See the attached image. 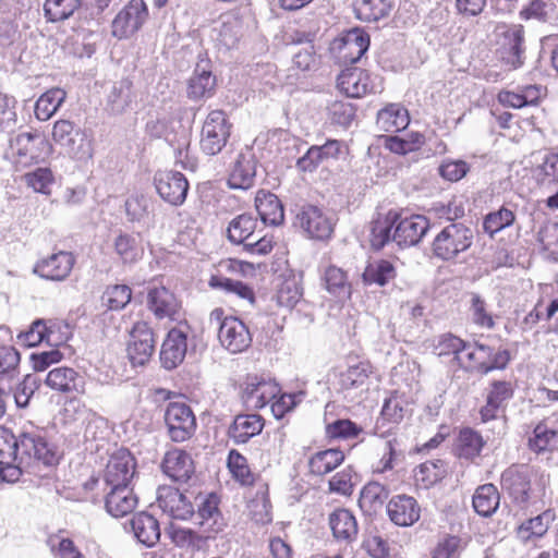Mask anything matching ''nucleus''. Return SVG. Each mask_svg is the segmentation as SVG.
<instances>
[{
  "label": "nucleus",
  "mask_w": 558,
  "mask_h": 558,
  "mask_svg": "<svg viewBox=\"0 0 558 558\" xmlns=\"http://www.w3.org/2000/svg\"><path fill=\"white\" fill-rule=\"evenodd\" d=\"M59 462L57 447L43 430L32 428L17 436V465L20 472L37 474L43 466Z\"/></svg>",
  "instance_id": "1"
},
{
  "label": "nucleus",
  "mask_w": 558,
  "mask_h": 558,
  "mask_svg": "<svg viewBox=\"0 0 558 558\" xmlns=\"http://www.w3.org/2000/svg\"><path fill=\"white\" fill-rule=\"evenodd\" d=\"M501 488L521 508L544 495L545 481L537 470L526 464L511 465L501 474Z\"/></svg>",
  "instance_id": "2"
},
{
  "label": "nucleus",
  "mask_w": 558,
  "mask_h": 558,
  "mask_svg": "<svg viewBox=\"0 0 558 558\" xmlns=\"http://www.w3.org/2000/svg\"><path fill=\"white\" fill-rule=\"evenodd\" d=\"M258 221L248 214L233 218L228 226L227 236L234 244H242L243 251L248 254L266 255L274 247L272 238L259 236Z\"/></svg>",
  "instance_id": "3"
},
{
  "label": "nucleus",
  "mask_w": 558,
  "mask_h": 558,
  "mask_svg": "<svg viewBox=\"0 0 558 558\" xmlns=\"http://www.w3.org/2000/svg\"><path fill=\"white\" fill-rule=\"evenodd\" d=\"M473 230L461 222L446 226L434 239L433 253L442 260H451L468 251L473 243Z\"/></svg>",
  "instance_id": "4"
},
{
  "label": "nucleus",
  "mask_w": 558,
  "mask_h": 558,
  "mask_svg": "<svg viewBox=\"0 0 558 558\" xmlns=\"http://www.w3.org/2000/svg\"><path fill=\"white\" fill-rule=\"evenodd\" d=\"M149 17L144 0H130L114 15L110 24V34L118 40H128L136 36Z\"/></svg>",
  "instance_id": "5"
},
{
  "label": "nucleus",
  "mask_w": 558,
  "mask_h": 558,
  "mask_svg": "<svg viewBox=\"0 0 558 558\" xmlns=\"http://www.w3.org/2000/svg\"><path fill=\"white\" fill-rule=\"evenodd\" d=\"M10 148L15 165L28 167L45 158L48 143L39 132H24L11 140Z\"/></svg>",
  "instance_id": "6"
},
{
  "label": "nucleus",
  "mask_w": 558,
  "mask_h": 558,
  "mask_svg": "<svg viewBox=\"0 0 558 558\" xmlns=\"http://www.w3.org/2000/svg\"><path fill=\"white\" fill-rule=\"evenodd\" d=\"M230 124L221 110L211 111L203 125L201 147L207 155H216L226 146Z\"/></svg>",
  "instance_id": "7"
},
{
  "label": "nucleus",
  "mask_w": 558,
  "mask_h": 558,
  "mask_svg": "<svg viewBox=\"0 0 558 558\" xmlns=\"http://www.w3.org/2000/svg\"><path fill=\"white\" fill-rule=\"evenodd\" d=\"M136 459L129 449L120 448L108 459L102 473L105 484L109 486L130 485L136 473Z\"/></svg>",
  "instance_id": "8"
},
{
  "label": "nucleus",
  "mask_w": 558,
  "mask_h": 558,
  "mask_svg": "<svg viewBox=\"0 0 558 558\" xmlns=\"http://www.w3.org/2000/svg\"><path fill=\"white\" fill-rule=\"evenodd\" d=\"M155 352L153 329L145 322H137L130 331L126 345L128 357L133 366L145 365Z\"/></svg>",
  "instance_id": "9"
},
{
  "label": "nucleus",
  "mask_w": 558,
  "mask_h": 558,
  "mask_svg": "<svg viewBox=\"0 0 558 558\" xmlns=\"http://www.w3.org/2000/svg\"><path fill=\"white\" fill-rule=\"evenodd\" d=\"M496 36L502 46V60L512 69H518L523 64L522 54L524 52V28L520 24L500 23L495 28Z\"/></svg>",
  "instance_id": "10"
},
{
  "label": "nucleus",
  "mask_w": 558,
  "mask_h": 558,
  "mask_svg": "<svg viewBox=\"0 0 558 558\" xmlns=\"http://www.w3.org/2000/svg\"><path fill=\"white\" fill-rule=\"evenodd\" d=\"M299 226L308 238L316 240L328 239L333 231V221L320 208L313 205L303 206L295 217Z\"/></svg>",
  "instance_id": "11"
},
{
  "label": "nucleus",
  "mask_w": 558,
  "mask_h": 558,
  "mask_svg": "<svg viewBox=\"0 0 558 558\" xmlns=\"http://www.w3.org/2000/svg\"><path fill=\"white\" fill-rule=\"evenodd\" d=\"M76 263L71 252L59 251L37 260L34 272L39 277L51 281L65 280Z\"/></svg>",
  "instance_id": "12"
},
{
  "label": "nucleus",
  "mask_w": 558,
  "mask_h": 558,
  "mask_svg": "<svg viewBox=\"0 0 558 558\" xmlns=\"http://www.w3.org/2000/svg\"><path fill=\"white\" fill-rule=\"evenodd\" d=\"M256 158L248 146L241 149L230 166L228 184L231 189L248 190L255 183Z\"/></svg>",
  "instance_id": "13"
},
{
  "label": "nucleus",
  "mask_w": 558,
  "mask_h": 558,
  "mask_svg": "<svg viewBox=\"0 0 558 558\" xmlns=\"http://www.w3.org/2000/svg\"><path fill=\"white\" fill-rule=\"evenodd\" d=\"M280 392L278 385L257 376H248L242 390V400L250 410H259Z\"/></svg>",
  "instance_id": "14"
},
{
  "label": "nucleus",
  "mask_w": 558,
  "mask_h": 558,
  "mask_svg": "<svg viewBox=\"0 0 558 558\" xmlns=\"http://www.w3.org/2000/svg\"><path fill=\"white\" fill-rule=\"evenodd\" d=\"M218 339L230 353L245 351L252 343V336L246 325L236 317H227L220 325Z\"/></svg>",
  "instance_id": "15"
},
{
  "label": "nucleus",
  "mask_w": 558,
  "mask_h": 558,
  "mask_svg": "<svg viewBox=\"0 0 558 558\" xmlns=\"http://www.w3.org/2000/svg\"><path fill=\"white\" fill-rule=\"evenodd\" d=\"M338 88L351 98H360L374 93L379 87L374 83L369 73L360 68H347L337 78Z\"/></svg>",
  "instance_id": "16"
},
{
  "label": "nucleus",
  "mask_w": 558,
  "mask_h": 558,
  "mask_svg": "<svg viewBox=\"0 0 558 558\" xmlns=\"http://www.w3.org/2000/svg\"><path fill=\"white\" fill-rule=\"evenodd\" d=\"M110 490L105 497V508L114 518H123L132 513L137 505L138 497L130 485L109 486Z\"/></svg>",
  "instance_id": "17"
},
{
  "label": "nucleus",
  "mask_w": 558,
  "mask_h": 558,
  "mask_svg": "<svg viewBox=\"0 0 558 558\" xmlns=\"http://www.w3.org/2000/svg\"><path fill=\"white\" fill-rule=\"evenodd\" d=\"M429 228L428 220L421 215H413L400 219L395 228L392 241L399 246L417 244Z\"/></svg>",
  "instance_id": "18"
},
{
  "label": "nucleus",
  "mask_w": 558,
  "mask_h": 558,
  "mask_svg": "<svg viewBox=\"0 0 558 558\" xmlns=\"http://www.w3.org/2000/svg\"><path fill=\"white\" fill-rule=\"evenodd\" d=\"M45 384L52 390L61 393H85V381L73 368L60 366L52 368L46 377Z\"/></svg>",
  "instance_id": "19"
},
{
  "label": "nucleus",
  "mask_w": 558,
  "mask_h": 558,
  "mask_svg": "<svg viewBox=\"0 0 558 558\" xmlns=\"http://www.w3.org/2000/svg\"><path fill=\"white\" fill-rule=\"evenodd\" d=\"M369 38L364 33L354 29L344 37L336 40L332 46L333 51H338V58L345 63H355L367 51Z\"/></svg>",
  "instance_id": "20"
},
{
  "label": "nucleus",
  "mask_w": 558,
  "mask_h": 558,
  "mask_svg": "<svg viewBox=\"0 0 558 558\" xmlns=\"http://www.w3.org/2000/svg\"><path fill=\"white\" fill-rule=\"evenodd\" d=\"M387 513L396 525L411 526L420 519L421 508L413 497L398 495L388 502Z\"/></svg>",
  "instance_id": "21"
},
{
  "label": "nucleus",
  "mask_w": 558,
  "mask_h": 558,
  "mask_svg": "<svg viewBox=\"0 0 558 558\" xmlns=\"http://www.w3.org/2000/svg\"><path fill=\"white\" fill-rule=\"evenodd\" d=\"M513 396L511 383L505 380H495L490 384L487 391L486 403L482 407L480 414L483 422H488L497 417L504 403Z\"/></svg>",
  "instance_id": "22"
},
{
  "label": "nucleus",
  "mask_w": 558,
  "mask_h": 558,
  "mask_svg": "<svg viewBox=\"0 0 558 558\" xmlns=\"http://www.w3.org/2000/svg\"><path fill=\"white\" fill-rule=\"evenodd\" d=\"M216 87V77L211 73L209 61L201 60L193 76L189 80L187 96L197 100L211 97Z\"/></svg>",
  "instance_id": "23"
},
{
  "label": "nucleus",
  "mask_w": 558,
  "mask_h": 558,
  "mask_svg": "<svg viewBox=\"0 0 558 558\" xmlns=\"http://www.w3.org/2000/svg\"><path fill=\"white\" fill-rule=\"evenodd\" d=\"M199 339L185 320L177 322V356L194 364L199 361Z\"/></svg>",
  "instance_id": "24"
},
{
  "label": "nucleus",
  "mask_w": 558,
  "mask_h": 558,
  "mask_svg": "<svg viewBox=\"0 0 558 558\" xmlns=\"http://www.w3.org/2000/svg\"><path fill=\"white\" fill-rule=\"evenodd\" d=\"M373 375V367L367 362H360L355 365H351L339 375L340 388L348 392L354 390H367Z\"/></svg>",
  "instance_id": "25"
},
{
  "label": "nucleus",
  "mask_w": 558,
  "mask_h": 558,
  "mask_svg": "<svg viewBox=\"0 0 558 558\" xmlns=\"http://www.w3.org/2000/svg\"><path fill=\"white\" fill-rule=\"evenodd\" d=\"M264 427V420L257 414L236 415L229 428V437L235 444H245L252 437L258 435Z\"/></svg>",
  "instance_id": "26"
},
{
  "label": "nucleus",
  "mask_w": 558,
  "mask_h": 558,
  "mask_svg": "<svg viewBox=\"0 0 558 558\" xmlns=\"http://www.w3.org/2000/svg\"><path fill=\"white\" fill-rule=\"evenodd\" d=\"M131 527L136 539L147 547L154 546L160 538L159 522L147 512L136 513L131 520Z\"/></svg>",
  "instance_id": "27"
},
{
  "label": "nucleus",
  "mask_w": 558,
  "mask_h": 558,
  "mask_svg": "<svg viewBox=\"0 0 558 558\" xmlns=\"http://www.w3.org/2000/svg\"><path fill=\"white\" fill-rule=\"evenodd\" d=\"M255 207L264 225L278 226L284 219L282 204L272 193L259 191L255 198Z\"/></svg>",
  "instance_id": "28"
},
{
  "label": "nucleus",
  "mask_w": 558,
  "mask_h": 558,
  "mask_svg": "<svg viewBox=\"0 0 558 558\" xmlns=\"http://www.w3.org/2000/svg\"><path fill=\"white\" fill-rule=\"evenodd\" d=\"M325 289L339 300H348L352 293V287L347 272L335 265L325 268L322 277Z\"/></svg>",
  "instance_id": "29"
},
{
  "label": "nucleus",
  "mask_w": 558,
  "mask_h": 558,
  "mask_svg": "<svg viewBox=\"0 0 558 558\" xmlns=\"http://www.w3.org/2000/svg\"><path fill=\"white\" fill-rule=\"evenodd\" d=\"M409 121L408 110L400 105L391 104L378 111L376 124L381 131L396 133L404 130Z\"/></svg>",
  "instance_id": "30"
},
{
  "label": "nucleus",
  "mask_w": 558,
  "mask_h": 558,
  "mask_svg": "<svg viewBox=\"0 0 558 558\" xmlns=\"http://www.w3.org/2000/svg\"><path fill=\"white\" fill-rule=\"evenodd\" d=\"M527 447L536 454L553 452L558 448V430L549 428L544 421L539 422L527 439Z\"/></svg>",
  "instance_id": "31"
},
{
  "label": "nucleus",
  "mask_w": 558,
  "mask_h": 558,
  "mask_svg": "<svg viewBox=\"0 0 558 558\" xmlns=\"http://www.w3.org/2000/svg\"><path fill=\"white\" fill-rule=\"evenodd\" d=\"M485 444L481 433L471 427H464L460 429L457 437L456 451L460 458L472 460L480 456Z\"/></svg>",
  "instance_id": "32"
},
{
  "label": "nucleus",
  "mask_w": 558,
  "mask_h": 558,
  "mask_svg": "<svg viewBox=\"0 0 558 558\" xmlns=\"http://www.w3.org/2000/svg\"><path fill=\"white\" fill-rule=\"evenodd\" d=\"M66 98V92L52 87L39 96L35 104L34 113L39 121L49 120L61 107Z\"/></svg>",
  "instance_id": "33"
},
{
  "label": "nucleus",
  "mask_w": 558,
  "mask_h": 558,
  "mask_svg": "<svg viewBox=\"0 0 558 558\" xmlns=\"http://www.w3.org/2000/svg\"><path fill=\"white\" fill-rule=\"evenodd\" d=\"M329 524L337 539L350 542L357 534V523L354 515L347 509H338L329 517Z\"/></svg>",
  "instance_id": "34"
},
{
  "label": "nucleus",
  "mask_w": 558,
  "mask_h": 558,
  "mask_svg": "<svg viewBox=\"0 0 558 558\" xmlns=\"http://www.w3.org/2000/svg\"><path fill=\"white\" fill-rule=\"evenodd\" d=\"M399 216L396 211H388L385 216H378L371 227V245L374 250L383 248L392 240L391 229L397 222Z\"/></svg>",
  "instance_id": "35"
},
{
  "label": "nucleus",
  "mask_w": 558,
  "mask_h": 558,
  "mask_svg": "<svg viewBox=\"0 0 558 558\" xmlns=\"http://www.w3.org/2000/svg\"><path fill=\"white\" fill-rule=\"evenodd\" d=\"M46 544L54 558H85L64 530L49 534Z\"/></svg>",
  "instance_id": "36"
},
{
  "label": "nucleus",
  "mask_w": 558,
  "mask_h": 558,
  "mask_svg": "<svg viewBox=\"0 0 558 558\" xmlns=\"http://www.w3.org/2000/svg\"><path fill=\"white\" fill-rule=\"evenodd\" d=\"M344 460V454L338 449L318 451L308 461L310 471L314 475H325L338 468Z\"/></svg>",
  "instance_id": "37"
},
{
  "label": "nucleus",
  "mask_w": 558,
  "mask_h": 558,
  "mask_svg": "<svg viewBox=\"0 0 558 558\" xmlns=\"http://www.w3.org/2000/svg\"><path fill=\"white\" fill-rule=\"evenodd\" d=\"M499 493L493 484L480 486L473 496V508L482 517H490L499 506Z\"/></svg>",
  "instance_id": "38"
},
{
  "label": "nucleus",
  "mask_w": 558,
  "mask_h": 558,
  "mask_svg": "<svg viewBox=\"0 0 558 558\" xmlns=\"http://www.w3.org/2000/svg\"><path fill=\"white\" fill-rule=\"evenodd\" d=\"M397 276L395 265L386 259H378L369 263L363 275V281L366 284L376 283L378 286H385L390 282Z\"/></svg>",
  "instance_id": "39"
},
{
  "label": "nucleus",
  "mask_w": 558,
  "mask_h": 558,
  "mask_svg": "<svg viewBox=\"0 0 558 558\" xmlns=\"http://www.w3.org/2000/svg\"><path fill=\"white\" fill-rule=\"evenodd\" d=\"M81 4V0H45L44 16L51 23L63 22L70 19Z\"/></svg>",
  "instance_id": "40"
},
{
  "label": "nucleus",
  "mask_w": 558,
  "mask_h": 558,
  "mask_svg": "<svg viewBox=\"0 0 558 558\" xmlns=\"http://www.w3.org/2000/svg\"><path fill=\"white\" fill-rule=\"evenodd\" d=\"M391 10L387 0H359L354 4L356 17L364 22H377L386 17Z\"/></svg>",
  "instance_id": "41"
},
{
  "label": "nucleus",
  "mask_w": 558,
  "mask_h": 558,
  "mask_svg": "<svg viewBox=\"0 0 558 558\" xmlns=\"http://www.w3.org/2000/svg\"><path fill=\"white\" fill-rule=\"evenodd\" d=\"M445 474L446 468L442 460H427L421 463L414 471L416 483H420L425 488L436 484Z\"/></svg>",
  "instance_id": "42"
},
{
  "label": "nucleus",
  "mask_w": 558,
  "mask_h": 558,
  "mask_svg": "<svg viewBox=\"0 0 558 558\" xmlns=\"http://www.w3.org/2000/svg\"><path fill=\"white\" fill-rule=\"evenodd\" d=\"M520 17L547 23L557 17L556 5L551 0H532L520 11Z\"/></svg>",
  "instance_id": "43"
},
{
  "label": "nucleus",
  "mask_w": 558,
  "mask_h": 558,
  "mask_svg": "<svg viewBox=\"0 0 558 558\" xmlns=\"http://www.w3.org/2000/svg\"><path fill=\"white\" fill-rule=\"evenodd\" d=\"M177 442L191 438L196 430V417L192 409L177 401Z\"/></svg>",
  "instance_id": "44"
},
{
  "label": "nucleus",
  "mask_w": 558,
  "mask_h": 558,
  "mask_svg": "<svg viewBox=\"0 0 558 558\" xmlns=\"http://www.w3.org/2000/svg\"><path fill=\"white\" fill-rule=\"evenodd\" d=\"M78 133L80 130L74 122L68 119H59L52 125L51 138L57 145L72 149Z\"/></svg>",
  "instance_id": "45"
},
{
  "label": "nucleus",
  "mask_w": 558,
  "mask_h": 558,
  "mask_svg": "<svg viewBox=\"0 0 558 558\" xmlns=\"http://www.w3.org/2000/svg\"><path fill=\"white\" fill-rule=\"evenodd\" d=\"M22 180L34 192L49 195L54 177L49 168H37L34 171L26 172Z\"/></svg>",
  "instance_id": "46"
},
{
  "label": "nucleus",
  "mask_w": 558,
  "mask_h": 558,
  "mask_svg": "<svg viewBox=\"0 0 558 558\" xmlns=\"http://www.w3.org/2000/svg\"><path fill=\"white\" fill-rule=\"evenodd\" d=\"M551 519V513L546 511L535 518L526 520L519 527V537L526 542L532 537L543 536L547 532Z\"/></svg>",
  "instance_id": "47"
},
{
  "label": "nucleus",
  "mask_w": 558,
  "mask_h": 558,
  "mask_svg": "<svg viewBox=\"0 0 558 558\" xmlns=\"http://www.w3.org/2000/svg\"><path fill=\"white\" fill-rule=\"evenodd\" d=\"M172 293L165 287L155 288L148 294L149 308L158 318L171 315Z\"/></svg>",
  "instance_id": "48"
},
{
  "label": "nucleus",
  "mask_w": 558,
  "mask_h": 558,
  "mask_svg": "<svg viewBox=\"0 0 558 558\" xmlns=\"http://www.w3.org/2000/svg\"><path fill=\"white\" fill-rule=\"evenodd\" d=\"M228 468L232 476L242 485L253 484L254 475L247 465V460L236 450L229 451Z\"/></svg>",
  "instance_id": "49"
},
{
  "label": "nucleus",
  "mask_w": 558,
  "mask_h": 558,
  "mask_svg": "<svg viewBox=\"0 0 558 558\" xmlns=\"http://www.w3.org/2000/svg\"><path fill=\"white\" fill-rule=\"evenodd\" d=\"M132 298L131 288L126 284H114L106 289L102 295L104 304L111 311L122 310Z\"/></svg>",
  "instance_id": "50"
},
{
  "label": "nucleus",
  "mask_w": 558,
  "mask_h": 558,
  "mask_svg": "<svg viewBox=\"0 0 558 558\" xmlns=\"http://www.w3.org/2000/svg\"><path fill=\"white\" fill-rule=\"evenodd\" d=\"M438 174L448 182H458L470 171V166L461 159H444L438 166Z\"/></svg>",
  "instance_id": "51"
},
{
  "label": "nucleus",
  "mask_w": 558,
  "mask_h": 558,
  "mask_svg": "<svg viewBox=\"0 0 558 558\" xmlns=\"http://www.w3.org/2000/svg\"><path fill=\"white\" fill-rule=\"evenodd\" d=\"M514 214L512 210L501 207L498 211L488 214L483 222V228L486 233L493 236L495 233L511 226L514 221Z\"/></svg>",
  "instance_id": "52"
},
{
  "label": "nucleus",
  "mask_w": 558,
  "mask_h": 558,
  "mask_svg": "<svg viewBox=\"0 0 558 558\" xmlns=\"http://www.w3.org/2000/svg\"><path fill=\"white\" fill-rule=\"evenodd\" d=\"M241 36V23L233 16H228L219 28L217 41L226 49H232L236 46Z\"/></svg>",
  "instance_id": "53"
},
{
  "label": "nucleus",
  "mask_w": 558,
  "mask_h": 558,
  "mask_svg": "<svg viewBox=\"0 0 558 558\" xmlns=\"http://www.w3.org/2000/svg\"><path fill=\"white\" fill-rule=\"evenodd\" d=\"M388 497L386 487L377 482H371L365 485L361 492L360 506L374 509L380 506Z\"/></svg>",
  "instance_id": "54"
},
{
  "label": "nucleus",
  "mask_w": 558,
  "mask_h": 558,
  "mask_svg": "<svg viewBox=\"0 0 558 558\" xmlns=\"http://www.w3.org/2000/svg\"><path fill=\"white\" fill-rule=\"evenodd\" d=\"M463 348L464 341L462 339L451 333H446L438 339L435 352L440 357L451 356L452 361L457 364Z\"/></svg>",
  "instance_id": "55"
},
{
  "label": "nucleus",
  "mask_w": 558,
  "mask_h": 558,
  "mask_svg": "<svg viewBox=\"0 0 558 558\" xmlns=\"http://www.w3.org/2000/svg\"><path fill=\"white\" fill-rule=\"evenodd\" d=\"M197 482L194 461L189 453L177 450V483H187L194 487Z\"/></svg>",
  "instance_id": "56"
},
{
  "label": "nucleus",
  "mask_w": 558,
  "mask_h": 558,
  "mask_svg": "<svg viewBox=\"0 0 558 558\" xmlns=\"http://www.w3.org/2000/svg\"><path fill=\"white\" fill-rule=\"evenodd\" d=\"M302 298V289L295 279L284 280L277 292V302L280 306L292 308Z\"/></svg>",
  "instance_id": "57"
},
{
  "label": "nucleus",
  "mask_w": 558,
  "mask_h": 558,
  "mask_svg": "<svg viewBox=\"0 0 558 558\" xmlns=\"http://www.w3.org/2000/svg\"><path fill=\"white\" fill-rule=\"evenodd\" d=\"M328 116L332 123L348 126L355 116V109L351 102L335 100L328 106Z\"/></svg>",
  "instance_id": "58"
},
{
  "label": "nucleus",
  "mask_w": 558,
  "mask_h": 558,
  "mask_svg": "<svg viewBox=\"0 0 558 558\" xmlns=\"http://www.w3.org/2000/svg\"><path fill=\"white\" fill-rule=\"evenodd\" d=\"M404 405L405 401L401 397L397 395L390 396L384 402L380 412L381 420L388 423L399 424L404 417Z\"/></svg>",
  "instance_id": "59"
},
{
  "label": "nucleus",
  "mask_w": 558,
  "mask_h": 558,
  "mask_svg": "<svg viewBox=\"0 0 558 558\" xmlns=\"http://www.w3.org/2000/svg\"><path fill=\"white\" fill-rule=\"evenodd\" d=\"M247 508L251 519L257 524H268L271 522V506L265 494L251 500Z\"/></svg>",
  "instance_id": "60"
},
{
  "label": "nucleus",
  "mask_w": 558,
  "mask_h": 558,
  "mask_svg": "<svg viewBox=\"0 0 558 558\" xmlns=\"http://www.w3.org/2000/svg\"><path fill=\"white\" fill-rule=\"evenodd\" d=\"M471 313L474 324L480 327L492 329L495 326L493 316L487 311L486 302L478 295L472 294Z\"/></svg>",
  "instance_id": "61"
},
{
  "label": "nucleus",
  "mask_w": 558,
  "mask_h": 558,
  "mask_svg": "<svg viewBox=\"0 0 558 558\" xmlns=\"http://www.w3.org/2000/svg\"><path fill=\"white\" fill-rule=\"evenodd\" d=\"M13 459L17 463V437L4 427L0 428V464Z\"/></svg>",
  "instance_id": "62"
},
{
  "label": "nucleus",
  "mask_w": 558,
  "mask_h": 558,
  "mask_svg": "<svg viewBox=\"0 0 558 558\" xmlns=\"http://www.w3.org/2000/svg\"><path fill=\"white\" fill-rule=\"evenodd\" d=\"M116 252L126 263L135 262L140 257L141 248L135 239L129 234H121L114 242Z\"/></svg>",
  "instance_id": "63"
},
{
  "label": "nucleus",
  "mask_w": 558,
  "mask_h": 558,
  "mask_svg": "<svg viewBox=\"0 0 558 558\" xmlns=\"http://www.w3.org/2000/svg\"><path fill=\"white\" fill-rule=\"evenodd\" d=\"M537 180L545 183L558 182V154H548L536 168Z\"/></svg>",
  "instance_id": "64"
}]
</instances>
